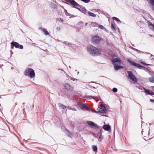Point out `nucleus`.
<instances>
[{
  "instance_id": "nucleus-1",
  "label": "nucleus",
  "mask_w": 154,
  "mask_h": 154,
  "mask_svg": "<svg viewBox=\"0 0 154 154\" xmlns=\"http://www.w3.org/2000/svg\"><path fill=\"white\" fill-rule=\"evenodd\" d=\"M87 50L90 54L93 56H98L101 54L100 49L92 45L88 46Z\"/></svg>"
},
{
  "instance_id": "nucleus-2",
  "label": "nucleus",
  "mask_w": 154,
  "mask_h": 154,
  "mask_svg": "<svg viewBox=\"0 0 154 154\" xmlns=\"http://www.w3.org/2000/svg\"><path fill=\"white\" fill-rule=\"evenodd\" d=\"M24 74L25 75L29 76L31 78H32L35 76L34 71L31 68L26 69L24 72Z\"/></svg>"
},
{
  "instance_id": "nucleus-3",
  "label": "nucleus",
  "mask_w": 154,
  "mask_h": 154,
  "mask_svg": "<svg viewBox=\"0 0 154 154\" xmlns=\"http://www.w3.org/2000/svg\"><path fill=\"white\" fill-rule=\"evenodd\" d=\"M102 40V38L97 35H95L92 37V41L94 43L98 44L100 41Z\"/></svg>"
},
{
  "instance_id": "nucleus-4",
  "label": "nucleus",
  "mask_w": 154,
  "mask_h": 154,
  "mask_svg": "<svg viewBox=\"0 0 154 154\" xmlns=\"http://www.w3.org/2000/svg\"><path fill=\"white\" fill-rule=\"evenodd\" d=\"M129 78L133 82V83L137 82V79L135 76L132 74L131 71H129L128 72Z\"/></svg>"
},
{
  "instance_id": "nucleus-5",
  "label": "nucleus",
  "mask_w": 154,
  "mask_h": 154,
  "mask_svg": "<svg viewBox=\"0 0 154 154\" xmlns=\"http://www.w3.org/2000/svg\"><path fill=\"white\" fill-rule=\"evenodd\" d=\"M97 110L99 112L101 113H106L107 112V110L105 107L103 105L98 107Z\"/></svg>"
},
{
  "instance_id": "nucleus-6",
  "label": "nucleus",
  "mask_w": 154,
  "mask_h": 154,
  "mask_svg": "<svg viewBox=\"0 0 154 154\" xmlns=\"http://www.w3.org/2000/svg\"><path fill=\"white\" fill-rule=\"evenodd\" d=\"M112 62L114 65H116L117 64L120 65L121 63V60L119 57L114 58L112 59Z\"/></svg>"
},
{
  "instance_id": "nucleus-7",
  "label": "nucleus",
  "mask_w": 154,
  "mask_h": 154,
  "mask_svg": "<svg viewBox=\"0 0 154 154\" xmlns=\"http://www.w3.org/2000/svg\"><path fill=\"white\" fill-rule=\"evenodd\" d=\"M11 45L14 46L16 48H19L20 49L23 48V46L21 45H20L17 42H12L11 43Z\"/></svg>"
},
{
  "instance_id": "nucleus-8",
  "label": "nucleus",
  "mask_w": 154,
  "mask_h": 154,
  "mask_svg": "<svg viewBox=\"0 0 154 154\" xmlns=\"http://www.w3.org/2000/svg\"><path fill=\"white\" fill-rule=\"evenodd\" d=\"M64 86L66 90L69 91H72L73 89L72 87L68 83H65L64 85Z\"/></svg>"
},
{
  "instance_id": "nucleus-9",
  "label": "nucleus",
  "mask_w": 154,
  "mask_h": 154,
  "mask_svg": "<svg viewBox=\"0 0 154 154\" xmlns=\"http://www.w3.org/2000/svg\"><path fill=\"white\" fill-rule=\"evenodd\" d=\"M79 104L80 107L83 110H89V109L86 106L85 104L82 103H79Z\"/></svg>"
},
{
  "instance_id": "nucleus-10",
  "label": "nucleus",
  "mask_w": 154,
  "mask_h": 154,
  "mask_svg": "<svg viewBox=\"0 0 154 154\" xmlns=\"http://www.w3.org/2000/svg\"><path fill=\"white\" fill-rule=\"evenodd\" d=\"M71 4L75 6L80 7V5L76 3L74 0H68Z\"/></svg>"
},
{
  "instance_id": "nucleus-11",
  "label": "nucleus",
  "mask_w": 154,
  "mask_h": 154,
  "mask_svg": "<svg viewBox=\"0 0 154 154\" xmlns=\"http://www.w3.org/2000/svg\"><path fill=\"white\" fill-rule=\"evenodd\" d=\"M89 125L93 126L95 128H98L99 126L96 124H95L94 122L91 121H88L86 122Z\"/></svg>"
},
{
  "instance_id": "nucleus-12",
  "label": "nucleus",
  "mask_w": 154,
  "mask_h": 154,
  "mask_svg": "<svg viewBox=\"0 0 154 154\" xmlns=\"http://www.w3.org/2000/svg\"><path fill=\"white\" fill-rule=\"evenodd\" d=\"M103 128L105 130L108 131L110 130L111 128L110 126L107 125H106L103 126Z\"/></svg>"
},
{
  "instance_id": "nucleus-13",
  "label": "nucleus",
  "mask_w": 154,
  "mask_h": 154,
  "mask_svg": "<svg viewBox=\"0 0 154 154\" xmlns=\"http://www.w3.org/2000/svg\"><path fill=\"white\" fill-rule=\"evenodd\" d=\"M40 29L42 32H44V33L46 35H48L49 33L48 32L47 30L46 29L42 28H40Z\"/></svg>"
},
{
  "instance_id": "nucleus-14",
  "label": "nucleus",
  "mask_w": 154,
  "mask_h": 154,
  "mask_svg": "<svg viewBox=\"0 0 154 154\" xmlns=\"http://www.w3.org/2000/svg\"><path fill=\"white\" fill-rule=\"evenodd\" d=\"M114 67L115 70H117L120 69L121 68H123V66H117L116 65H114Z\"/></svg>"
},
{
  "instance_id": "nucleus-15",
  "label": "nucleus",
  "mask_w": 154,
  "mask_h": 154,
  "mask_svg": "<svg viewBox=\"0 0 154 154\" xmlns=\"http://www.w3.org/2000/svg\"><path fill=\"white\" fill-rule=\"evenodd\" d=\"M143 89L144 91H145V92L146 93L148 94L149 95H154V93H151V94L149 93V91L147 89H146L145 88H143Z\"/></svg>"
},
{
  "instance_id": "nucleus-16",
  "label": "nucleus",
  "mask_w": 154,
  "mask_h": 154,
  "mask_svg": "<svg viewBox=\"0 0 154 154\" xmlns=\"http://www.w3.org/2000/svg\"><path fill=\"white\" fill-rule=\"evenodd\" d=\"M135 66L137 67L138 68L140 69H143L145 68L143 66H141L140 64H137V63Z\"/></svg>"
},
{
  "instance_id": "nucleus-17",
  "label": "nucleus",
  "mask_w": 154,
  "mask_h": 154,
  "mask_svg": "<svg viewBox=\"0 0 154 154\" xmlns=\"http://www.w3.org/2000/svg\"><path fill=\"white\" fill-rule=\"evenodd\" d=\"M128 61L130 63L132 66H136L137 63H135L134 62L131 61L129 60H128Z\"/></svg>"
},
{
  "instance_id": "nucleus-18",
  "label": "nucleus",
  "mask_w": 154,
  "mask_h": 154,
  "mask_svg": "<svg viewBox=\"0 0 154 154\" xmlns=\"http://www.w3.org/2000/svg\"><path fill=\"white\" fill-rule=\"evenodd\" d=\"M88 13L90 16H92V17H95L96 16V15L95 14H94L93 13L91 12L90 11H89L88 12Z\"/></svg>"
},
{
  "instance_id": "nucleus-19",
  "label": "nucleus",
  "mask_w": 154,
  "mask_h": 154,
  "mask_svg": "<svg viewBox=\"0 0 154 154\" xmlns=\"http://www.w3.org/2000/svg\"><path fill=\"white\" fill-rule=\"evenodd\" d=\"M149 80L151 82L154 83V76L150 77L149 79Z\"/></svg>"
},
{
  "instance_id": "nucleus-20",
  "label": "nucleus",
  "mask_w": 154,
  "mask_h": 154,
  "mask_svg": "<svg viewBox=\"0 0 154 154\" xmlns=\"http://www.w3.org/2000/svg\"><path fill=\"white\" fill-rule=\"evenodd\" d=\"M148 26L150 27V28L151 29H153L154 28V25L151 23L148 24Z\"/></svg>"
},
{
  "instance_id": "nucleus-21",
  "label": "nucleus",
  "mask_w": 154,
  "mask_h": 154,
  "mask_svg": "<svg viewBox=\"0 0 154 154\" xmlns=\"http://www.w3.org/2000/svg\"><path fill=\"white\" fill-rule=\"evenodd\" d=\"M59 106L60 107H61L63 109H64L66 108V107L65 106L61 103H60L59 104Z\"/></svg>"
},
{
  "instance_id": "nucleus-22",
  "label": "nucleus",
  "mask_w": 154,
  "mask_h": 154,
  "mask_svg": "<svg viewBox=\"0 0 154 154\" xmlns=\"http://www.w3.org/2000/svg\"><path fill=\"white\" fill-rule=\"evenodd\" d=\"M92 149L94 151L96 152L97 151V146H94L92 147Z\"/></svg>"
},
{
  "instance_id": "nucleus-23",
  "label": "nucleus",
  "mask_w": 154,
  "mask_h": 154,
  "mask_svg": "<svg viewBox=\"0 0 154 154\" xmlns=\"http://www.w3.org/2000/svg\"><path fill=\"white\" fill-rule=\"evenodd\" d=\"M112 19L113 20H114L117 22H120V20L117 18L115 17H112Z\"/></svg>"
},
{
  "instance_id": "nucleus-24",
  "label": "nucleus",
  "mask_w": 154,
  "mask_h": 154,
  "mask_svg": "<svg viewBox=\"0 0 154 154\" xmlns=\"http://www.w3.org/2000/svg\"><path fill=\"white\" fill-rule=\"evenodd\" d=\"M112 91H113V92H117V88H113V89H112Z\"/></svg>"
},
{
  "instance_id": "nucleus-25",
  "label": "nucleus",
  "mask_w": 154,
  "mask_h": 154,
  "mask_svg": "<svg viewBox=\"0 0 154 154\" xmlns=\"http://www.w3.org/2000/svg\"><path fill=\"white\" fill-rule=\"evenodd\" d=\"M149 2L152 5L154 4V0H149Z\"/></svg>"
},
{
  "instance_id": "nucleus-26",
  "label": "nucleus",
  "mask_w": 154,
  "mask_h": 154,
  "mask_svg": "<svg viewBox=\"0 0 154 154\" xmlns=\"http://www.w3.org/2000/svg\"><path fill=\"white\" fill-rule=\"evenodd\" d=\"M81 1L85 2V3H88L89 2L90 0H81Z\"/></svg>"
},
{
  "instance_id": "nucleus-27",
  "label": "nucleus",
  "mask_w": 154,
  "mask_h": 154,
  "mask_svg": "<svg viewBox=\"0 0 154 154\" xmlns=\"http://www.w3.org/2000/svg\"><path fill=\"white\" fill-rule=\"evenodd\" d=\"M111 28L112 29L115 30V27H114L113 24L112 23L111 24Z\"/></svg>"
},
{
  "instance_id": "nucleus-28",
  "label": "nucleus",
  "mask_w": 154,
  "mask_h": 154,
  "mask_svg": "<svg viewBox=\"0 0 154 154\" xmlns=\"http://www.w3.org/2000/svg\"><path fill=\"white\" fill-rule=\"evenodd\" d=\"M99 28L102 29H103L104 28V27L102 25H100Z\"/></svg>"
},
{
  "instance_id": "nucleus-29",
  "label": "nucleus",
  "mask_w": 154,
  "mask_h": 154,
  "mask_svg": "<svg viewBox=\"0 0 154 154\" xmlns=\"http://www.w3.org/2000/svg\"><path fill=\"white\" fill-rule=\"evenodd\" d=\"M152 10L154 11V4L152 5Z\"/></svg>"
},
{
  "instance_id": "nucleus-30",
  "label": "nucleus",
  "mask_w": 154,
  "mask_h": 154,
  "mask_svg": "<svg viewBox=\"0 0 154 154\" xmlns=\"http://www.w3.org/2000/svg\"><path fill=\"white\" fill-rule=\"evenodd\" d=\"M141 63L144 65H148V64H146L145 63L143 62H141Z\"/></svg>"
},
{
  "instance_id": "nucleus-31",
  "label": "nucleus",
  "mask_w": 154,
  "mask_h": 154,
  "mask_svg": "<svg viewBox=\"0 0 154 154\" xmlns=\"http://www.w3.org/2000/svg\"><path fill=\"white\" fill-rule=\"evenodd\" d=\"M151 93H154L152 91H149V93L151 94Z\"/></svg>"
},
{
  "instance_id": "nucleus-32",
  "label": "nucleus",
  "mask_w": 154,
  "mask_h": 154,
  "mask_svg": "<svg viewBox=\"0 0 154 154\" xmlns=\"http://www.w3.org/2000/svg\"><path fill=\"white\" fill-rule=\"evenodd\" d=\"M14 46H12V45H11V49H13Z\"/></svg>"
},
{
  "instance_id": "nucleus-33",
  "label": "nucleus",
  "mask_w": 154,
  "mask_h": 154,
  "mask_svg": "<svg viewBox=\"0 0 154 154\" xmlns=\"http://www.w3.org/2000/svg\"><path fill=\"white\" fill-rule=\"evenodd\" d=\"M150 101H151V102L154 103V100L150 99Z\"/></svg>"
},
{
  "instance_id": "nucleus-34",
  "label": "nucleus",
  "mask_w": 154,
  "mask_h": 154,
  "mask_svg": "<svg viewBox=\"0 0 154 154\" xmlns=\"http://www.w3.org/2000/svg\"><path fill=\"white\" fill-rule=\"evenodd\" d=\"M151 87L154 89V86H152Z\"/></svg>"
},
{
  "instance_id": "nucleus-35",
  "label": "nucleus",
  "mask_w": 154,
  "mask_h": 154,
  "mask_svg": "<svg viewBox=\"0 0 154 154\" xmlns=\"http://www.w3.org/2000/svg\"><path fill=\"white\" fill-rule=\"evenodd\" d=\"M75 8H77V9H79V8H78V7H75Z\"/></svg>"
},
{
  "instance_id": "nucleus-36",
  "label": "nucleus",
  "mask_w": 154,
  "mask_h": 154,
  "mask_svg": "<svg viewBox=\"0 0 154 154\" xmlns=\"http://www.w3.org/2000/svg\"><path fill=\"white\" fill-rule=\"evenodd\" d=\"M93 87V88H95V87Z\"/></svg>"
},
{
  "instance_id": "nucleus-37",
  "label": "nucleus",
  "mask_w": 154,
  "mask_h": 154,
  "mask_svg": "<svg viewBox=\"0 0 154 154\" xmlns=\"http://www.w3.org/2000/svg\"><path fill=\"white\" fill-rule=\"evenodd\" d=\"M153 29L154 30V28H153Z\"/></svg>"
}]
</instances>
